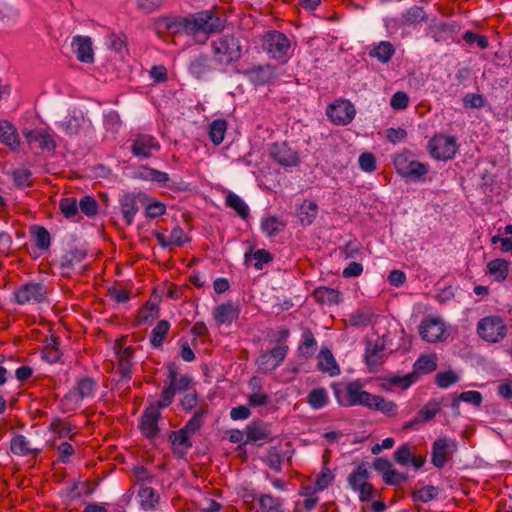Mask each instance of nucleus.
<instances>
[{"label":"nucleus","mask_w":512,"mask_h":512,"mask_svg":"<svg viewBox=\"0 0 512 512\" xmlns=\"http://www.w3.org/2000/svg\"><path fill=\"white\" fill-rule=\"evenodd\" d=\"M154 26L159 36L164 34H187L198 38L203 34V41H205L208 34L220 32L225 28V20L217 15L215 11L205 10L185 17L177 15L161 16L155 20Z\"/></svg>","instance_id":"nucleus-1"},{"label":"nucleus","mask_w":512,"mask_h":512,"mask_svg":"<svg viewBox=\"0 0 512 512\" xmlns=\"http://www.w3.org/2000/svg\"><path fill=\"white\" fill-rule=\"evenodd\" d=\"M213 59L220 65H230L241 58L240 41L233 35L226 34L214 40L211 44Z\"/></svg>","instance_id":"nucleus-2"},{"label":"nucleus","mask_w":512,"mask_h":512,"mask_svg":"<svg viewBox=\"0 0 512 512\" xmlns=\"http://www.w3.org/2000/svg\"><path fill=\"white\" fill-rule=\"evenodd\" d=\"M263 50L271 58L286 62L290 57L291 41L286 34L271 30L263 36Z\"/></svg>","instance_id":"nucleus-3"},{"label":"nucleus","mask_w":512,"mask_h":512,"mask_svg":"<svg viewBox=\"0 0 512 512\" xmlns=\"http://www.w3.org/2000/svg\"><path fill=\"white\" fill-rule=\"evenodd\" d=\"M477 333L483 340L496 343L506 336L507 327L500 316L490 315L480 319Z\"/></svg>","instance_id":"nucleus-4"},{"label":"nucleus","mask_w":512,"mask_h":512,"mask_svg":"<svg viewBox=\"0 0 512 512\" xmlns=\"http://www.w3.org/2000/svg\"><path fill=\"white\" fill-rule=\"evenodd\" d=\"M345 390L346 397L345 399H342L340 398L339 390L334 387V393L337 398V402L341 406L349 407L362 405L369 408V406H371L372 400H374V395L363 390L362 384L358 380L347 383Z\"/></svg>","instance_id":"nucleus-5"},{"label":"nucleus","mask_w":512,"mask_h":512,"mask_svg":"<svg viewBox=\"0 0 512 512\" xmlns=\"http://www.w3.org/2000/svg\"><path fill=\"white\" fill-rule=\"evenodd\" d=\"M48 288L41 282H28L14 292L15 302L19 305L39 304L46 300Z\"/></svg>","instance_id":"nucleus-6"},{"label":"nucleus","mask_w":512,"mask_h":512,"mask_svg":"<svg viewBox=\"0 0 512 512\" xmlns=\"http://www.w3.org/2000/svg\"><path fill=\"white\" fill-rule=\"evenodd\" d=\"M458 146L453 136L438 134L431 138L428 143L430 155L437 160H449L457 152Z\"/></svg>","instance_id":"nucleus-7"},{"label":"nucleus","mask_w":512,"mask_h":512,"mask_svg":"<svg viewBox=\"0 0 512 512\" xmlns=\"http://www.w3.org/2000/svg\"><path fill=\"white\" fill-rule=\"evenodd\" d=\"M419 334L429 343L441 342L447 337L445 325L439 317L423 319L419 326Z\"/></svg>","instance_id":"nucleus-8"},{"label":"nucleus","mask_w":512,"mask_h":512,"mask_svg":"<svg viewBox=\"0 0 512 512\" xmlns=\"http://www.w3.org/2000/svg\"><path fill=\"white\" fill-rule=\"evenodd\" d=\"M394 166L402 177L413 180L420 179L428 172V168L425 164L410 160L404 154H399L394 158Z\"/></svg>","instance_id":"nucleus-9"},{"label":"nucleus","mask_w":512,"mask_h":512,"mask_svg":"<svg viewBox=\"0 0 512 512\" xmlns=\"http://www.w3.org/2000/svg\"><path fill=\"white\" fill-rule=\"evenodd\" d=\"M355 108L348 100H337L327 107L328 118L336 125H347L355 117Z\"/></svg>","instance_id":"nucleus-10"},{"label":"nucleus","mask_w":512,"mask_h":512,"mask_svg":"<svg viewBox=\"0 0 512 512\" xmlns=\"http://www.w3.org/2000/svg\"><path fill=\"white\" fill-rule=\"evenodd\" d=\"M456 450L455 441L447 438H438L434 441L431 451V463L436 468H443L445 464L451 459Z\"/></svg>","instance_id":"nucleus-11"},{"label":"nucleus","mask_w":512,"mask_h":512,"mask_svg":"<svg viewBox=\"0 0 512 512\" xmlns=\"http://www.w3.org/2000/svg\"><path fill=\"white\" fill-rule=\"evenodd\" d=\"M288 352V346L285 344L277 345L268 352L262 353L257 364L259 369L268 373L275 370L284 361Z\"/></svg>","instance_id":"nucleus-12"},{"label":"nucleus","mask_w":512,"mask_h":512,"mask_svg":"<svg viewBox=\"0 0 512 512\" xmlns=\"http://www.w3.org/2000/svg\"><path fill=\"white\" fill-rule=\"evenodd\" d=\"M23 135L32 148H38L42 151H54L57 147L53 133L47 129H34L23 132Z\"/></svg>","instance_id":"nucleus-13"},{"label":"nucleus","mask_w":512,"mask_h":512,"mask_svg":"<svg viewBox=\"0 0 512 512\" xmlns=\"http://www.w3.org/2000/svg\"><path fill=\"white\" fill-rule=\"evenodd\" d=\"M160 417V410L153 404L149 405L142 415L141 432L150 440L155 439L159 434L158 420Z\"/></svg>","instance_id":"nucleus-14"},{"label":"nucleus","mask_w":512,"mask_h":512,"mask_svg":"<svg viewBox=\"0 0 512 512\" xmlns=\"http://www.w3.org/2000/svg\"><path fill=\"white\" fill-rule=\"evenodd\" d=\"M115 349L117 361H118V371L121 375V379L130 380L133 374V356L134 349L131 346L123 347L120 341L115 343Z\"/></svg>","instance_id":"nucleus-15"},{"label":"nucleus","mask_w":512,"mask_h":512,"mask_svg":"<svg viewBox=\"0 0 512 512\" xmlns=\"http://www.w3.org/2000/svg\"><path fill=\"white\" fill-rule=\"evenodd\" d=\"M385 344L383 340L368 342L365 351V361L369 371H377L386 359Z\"/></svg>","instance_id":"nucleus-16"},{"label":"nucleus","mask_w":512,"mask_h":512,"mask_svg":"<svg viewBox=\"0 0 512 512\" xmlns=\"http://www.w3.org/2000/svg\"><path fill=\"white\" fill-rule=\"evenodd\" d=\"M97 389V382L91 377H83L77 381L76 386L65 396L66 399L79 403L85 398H92Z\"/></svg>","instance_id":"nucleus-17"},{"label":"nucleus","mask_w":512,"mask_h":512,"mask_svg":"<svg viewBox=\"0 0 512 512\" xmlns=\"http://www.w3.org/2000/svg\"><path fill=\"white\" fill-rule=\"evenodd\" d=\"M160 144L155 137L146 134H139L133 140L131 152L140 158H149L153 150L158 151Z\"/></svg>","instance_id":"nucleus-18"},{"label":"nucleus","mask_w":512,"mask_h":512,"mask_svg":"<svg viewBox=\"0 0 512 512\" xmlns=\"http://www.w3.org/2000/svg\"><path fill=\"white\" fill-rule=\"evenodd\" d=\"M119 204L126 224L131 225L139 211V204H141L140 193L127 192L122 194L119 198Z\"/></svg>","instance_id":"nucleus-19"},{"label":"nucleus","mask_w":512,"mask_h":512,"mask_svg":"<svg viewBox=\"0 0 512 512\" xmlns=\"http://www.w3.org/2000/svg\"><path fill=\"white\" fill-rule=\"evenodd\" d=\"M270 153L273 159L283 166H295L299 162L297 152L293 151L285 142L274 143Z\"/></svg>","instance_id":"nucleus-20"},{"label":"nucleus","mask_w":512,"mask_h":512,"mask_svg":"<svg viewBox=\"0 0 512 512\" xmlns=\"http://www.w3.org/2000/svg\"><path fill=\"white\" fill-rule=\"evenodd\" d=\"M72 48L77 59L83 63L94 62L92 40L88 36H75L72 40Z\"/></svg>","instance_id":"nucleus-21"},{"label":"nucleus","mask_w":512,"mask_h":512,"mask_svg":"<svg viewBox=\"0 0 512 512\" xmlns=\"http://www.w3.org/2000/svg\"><path fill=\"white\" fill-rule=\"evenodd\" d=\"M271 434L270 426L267 423L254 421L246 427L247 439L245 444L256 443L259 441L271 442L273 439Z\"/></svg>","instance_id":"nucleus-22"},{"label":"nucleus","mask_w":512,"mask_h":512,"mask_svg":"<svg viewBox=\"0 0 512 512\" xmlns=\"http://www.w3.org/2000/svg\"><path fill=\"white\" fill-rule=\"evenodd\" d=\"M239 310L232 302L218 305L213 312V319L218 326L223 324L230 325L238 318Z\"/></svg>","instance_id":"nucleus-23"},{"label":"nucleus","mask_w":512,"mask_h":512,"mask_svg":"<svg viewBox=\"0 0 512 512\" xmlns=\"http://www.w3.org/2000/svg\"><path fill=\"white\" fill-rule=\"evenodd\" d=\"M318 368L323 373H327L332 377L340 373V368L337 365L333 354L326 347H322L318 354Z\"/></svg>","instance_id":"nucleus-24"},{"label":"nucleus","mask_w":512,"mask_h":512,"mask_svg":"<svg viewBox=\"0 0 512 512\" xmlns=\"http://www.w3.org/2000/svg\"><path fill=\"white\" fill-rule=\"evenodd\" d=\"M313 297L321 305H338L342 301V294L336 289L321 286L314 290Z\"/></svg>","instance_id":"nucleus-25"},{"label":"nucleus","mask_w":512,"mask_h":512,"mask_svg":"<svg viewBox=\"0 0 512 512\" xmlns=\"http://www.w3.org/2000/svg\"><path fill=\"white\" fill-rule=\"evenodd\" d=\"M247 75L255 85H264L270 82L274 77V68L267 65H257L247 70Z\"/></svg>","instance_id":"nucleus-26"},{"label":"nucleus","mask_w":512,"mask_h":512,"mask_svg":"<svg viewBox=\"0 0 512 512\" xmlns=\"http://www.w3.org/2000/svg\"><path fill=\"white\" fill-rule=\"evenodd\" d=\"M190 432L185 430V428H181L178 431H172L170 434V440L172 445L175 447L174 452L184 455L188 449L192 447V442L190 440Z\"/></svg>","instance_id":"nucleus-27"},{"label":"nucleus","mask_w":512,"mask_h":512,"mask_svg":"<svg viewBox=\"0 0 512 512\" xmlns=\"http://www.w3.org/2000/svg\"><path fill=\"white\" fill-rule=\"evenodd\" d=\"M0 141L11 149H17L19 146L17 130L8 121H0Z\"/></svg>","instance_id":"nucleus-28"},{"label":"nucleus","mask_w":512,"mask_h":512,"mask_svg":"<svg viewBox=\"0 0 512 512\" xmlns=\"http://www.w3.org/2000/svg\"><path fill=\"white\" fill-rule=\"evenodd\" d=\"M10 450L17 456H26L28 454H38L39 450L32 448L29 440L22 434H18L11 439Z\"/></svg>","instance_id":"nucleus-29"},{"label":"nucleus","mask_w":512,"mask_h":512,"mask_svg":"<svg viewBox=\"0 0 512 512\" xmlns=\"http://www.w3.org/2000/svg\"><path fill=\"white\" fill-rule=\"evenodd\" d=\"M140 506L144 510H153L159 503V494L151 487L142 485L137 494Z\"/></svg>","instance_id":"nucleus-30"},{"label":"nucleus","mask_w":512,"mask_h":512,"mask_svg":"<svg viewBox=\"0 0 512 512\" xmlns=\"http://www.w3.org/2000/svg\"><path fill=\"white\" fill-rule=\"evenodd\" d=\"M369 56L376 58L381 63H387L395 54V47L389 41H381L369 50Z\"/></svg>","instance_id":"nucleus-31"},{"label":"nucleus","mask_w":512,"mask_h":512,"mask_svg":"<svg viewBox=\"0 0 512 512\" xmlns=\"http://www.w3.org/2000/svg\"><path fill=\"white\" fill-rule=\"evenodd\" d=\"M318 214V205L313 201H304L297 209V217L302 226L313 223Z\"/></svg>","instance_id":"nucleus-32"},{"label":"nucleus","mask_w":512,"mask_h":512,"mask_svg":"<svg viewBox=\"0 0 512 512\" xmlns=\"http://www.w3.org/2000/svg\"><path fill=\"white\" fill-rule=\"evenodd\" d=\"M141 205L145 207V214L148 218H156L165 214L166 205L160 201L151 199L145 193L140 192Z\"/></svg>","instance_id":"nucleus-33"},{"label":"nucleus","mask_w":512,"mask_h":512,"mask_svg":"<svg viewBox=\"0 0 512 512\" xmlns=\"http://www.w3.org/2000/svg\"><path fill=\"white\" fill-rule=\"evenodd\" d=\"M249 386L252 392L248 395V404L252 407L264 406L268 403V395L261 392L260 380L256 377L251 378Z\"/></svg>","instance_id":"nucleus-34"},{"label":"nucleus","mask_w":512,"mask_h":512,"mask_svg":"<svg viewBox=\"0 0 512 512\" xmlns=\"http://www.w3.org/2000/svg\"><path fill=\"white\" fill-rule=\"evenodd\" d=\"M261 230L269 238L275 237L282 232L286 224L276 216H269L261 220Z\"/></svg>","instance_id":"nucleus-35"},{"label":"nucleus","mask_w":512,"mask_h":512,"mask_svg":"<svg viewBox=\"0 0 512 512\" xmlns=\"http://www.w3.org/2000/svg\"><path fill=\"white\" fill-rule=\"evenodd\" d=\"M317 349V341L309 329H305L302 333V342L298 347V352L305 358H311Z\"/></svg>","instance_id":"nucleus-36"},{"label":"nucleus","mask_w":512,"mask_h":512,"mask_svg":"<svg viewBox=\"0 0 512 512\" xmlns=\"http://www.w3.org/2000/svg\"><path fill=\"white\" fill-rule=\"evenodd\" d=\"M226 205L233 209L242 219H247L249 216V207L245 201L233 192H228L225 198Z\"/></svg>","instance_id":"nucleus-37"},{"label":"nucleus","mask_w":512,"mask_h":512,"mask_svg":"<svg viewBox=\"0 0 512 512\" xmlns=\"http://www.w3.org/2000/svg\"><path fill=\"white\" fill-rule=\"evenodd\" d=\"M369 409L380 411L388 417H395L398 413L397 405L393 401L386 400L377 395H374V400H372Z\"/></svg>","instance_id":"nucleus-38"},{"label":"nucleus","mask_w":512,"mask_h":512,"mask_svg":"<svg viewBox=\"0 0 512 512\" xmlns=\"http://www.w3.org/2000/svg\"><path fill=\"white\" fill-rule=\"evenodd\" d=\"M369 471L368 469L366 468L365 464L362 463L361 465H359L357 467L356 470H354L352 473L349 474L348 476V483L350 485V487L354 490V491H358V489H360L361 485L362 484H366L368 481V478H369Z\"/></svg>","instance_id":"nucleus-39"},{"label":"nucleus","mask_w":512,"mask_h":512,"mask_svg":"<svg viewBox=\"0 0 512 512\" xmlns=\"http://www.w3.org/2000/svg\"><path fill=\"white\" fill-rule=\"evenodd\" d=\"M190 73L196 78H202L210 71L209 58L207 55L195 57L189 64Z\"/></svg>","instance_id":"nucleus-40"},{"label":"nucleus","mask_w":512,"mask_h":512,"mask_svg":"<svg viewBox=\"0 0 512 512\" xmlns=\"http://www.w3.org/2000/svg\"><path fill=\"white\" fill-rule=\"evenodd\" d=\"M168 383H173V387L176 391L186 390L191 383L192 379L188 375L179 376L176 371V366L174 364H170L168 366Z\"/></svg>","instance_id":"nucleus-41"},{"label":"nucleus","mask_w":512,"mask_h":512,"mask_svg":"<svg viewBox=\"0 0 512 512\" xmlns=\"http://www.w3.org/2000/svg\"><path fill=\"white\" fill-rule=\"evenodd\" d=\"M262 512H282L283 500L270 494H262L258 499Z\"/></svg>","instance_id":"nucleus-42"},{"label":"nucleus","mask_w":512,"mask_h":512,"mask_svg":"<svg viewBox=\"0 0 512 512\" xmlns=\"http://www.w3.org/2000/svg\"><path fill=\"white\" fill-rule=\"evenodd\" d=\"M169 329L170 323L167 320L159 321L151 332L150 343L154 347H160L163 344Z\"/></svg>","instance_id":"nucleus-43"},{"label":"nucleus","mask_w":512,"mask_h":512,"mask_svg":"<svg viewBox=\"0 0 512 512\" xmlns=\"http://www.w3.org/2000/svg\"><path fill=\"white\" fill-rule=\"evenodd\" d=\"M489 273L494 276L495 280L503 281L508 275V262L504 259H495L487 265Z\"/></svg>","instance_id":"nucleus-44"},{"label":"nucleus","mask_w":512,"mask_h":512,"mask_svg":"<svg viewBox=\"0 0 512 512\" xmlns=\"http://www.w3.org/2000/svg\"><path fill=\"white\" fill-rule=\"evenodd\" d=\"M227 130V122L223 119L214 120L209 126V136L215 145L223 142Z\"/></svg>","instance_id":"nucleus-45"},{"label":"nucleus","mask_w":512,"mask_h":512,"mask_svg":"<svg viewBox=\"0 0 512 512\" xmlns=\"http://www.w3.org/2000/svg\"><path fill=\"white\" fill-rule=\"evenodd\" d=\"M208 414L207 406H202L197 409L190 420L184 426L185 430L190 434H195L204 424V417Z\"/></svg>","instance_id":"nucleus-46"},{"label":"nucleus","mask_w":512,"mask_h":512,"mask_svg":"<svg viewBox=\"0 0 512 512\" xmlns=\"http://www.w3.org/2000/svg\"><path fill=\"white\" fill-rule=\"evenodd\" d=\"M244 258L246 263H248L251 260V258L256 260L254 267L257 270H261L264 264H268L273 260V256L271 255V253L265 249H258L255 252H246Z\"/></svg>","instance_id":"nucleus-47"},{"label":"nucleus","mask_w":512,"mask_h":512,"mask_svg":"<svg viewBox=\"0 0 512 512\" xmlns=\"http://www.w3.org/2000/svg\"><path fill=\"white\" fill-rule=\"evenodd\" d=\"M406 25H416L427 21V15L422 7L412 6L408 8L402 15Z\"/></svg>","instance_id":"nucleus-48"},{"label":"nucleus","mask_w":512,"mask_h":512,"mask_svg":"<svg viewBox=\"0 0 512 512\" xmlns=\"http://www.w3.org/2000/svg\"><path fill=\"white\" fill-rule=\"evenodd\" d=\"M85 122L82 114H74L69 117L66 121L61 123L62 129L69 136L77 135Z\"/></svg>","instance_id":"nucleus-49"},{"label":"nucleus","mask_w":512,"mask_h":512,"mask_svg":"<svg viewBox=\"0 0 512 512\" xmlns=\"http://www.w3.org/2000/svg\"><path fill=\"white\" fill-rule=\"evenodd\" d=\"M482 394L478 391H466L462 392L457 398H454L452 401L453 410H458L460 401L471 403L474 406H480L482 403Z\"/></svg>","instance_id":"nucleus-50"},{"label":"nucleus","mask_w":512,"mask_h":512,"mask_svg":"<svg viewBox=\"0 0 512 512\" xmlns=\"http://www.w3.org/2000/svg\"><path fill=\"white\" fill-rule=\"evenodd\" d=\"M309 405L314 409H321L328 403V394L324 388H316L309 392L307 397Z\"/></svg>","instance_id":"nucleus-51"},{"label":"nucleus","mask_w":512,"mask_h":512,"mask_svg":"<svg viewBox=\"0 0 512 512\" xmlns=\"http://www.w3.org/2000/svg\"><path fill=\"white\" fill-rule=\"evenodd\" d=\"M439 489L433 485H427L412 492V499L416 502H429L438 496Z\"/></svg>","instance_id":"nucleus-52"},{"label":"nucleus","mask_w":512,"mask_h":512,"mask_svg":"<svg viewBox=\"0 0 512 512\" xmlns=\"http://www.w3.org/2000/svg\"><path fill=\"white\" fill-rule=\"evenodd\" d=\"M371 319H372L371 312L357 310L349 316L347 323L352 327L361 328V327L368 326L371 323Z\"/></svg>","instance_id":"nucleus-53"},{"label":"nucleus","mask_w":512,"mask_h":512,"mask_svg":"<svg viewBox=\"0 0 512 512\" xmlns=\"http://www.w3.org/2000/svg\"><path fill=\"white\" fill-rule=\"evenodd\" d=\"M437 368L436 357L424 355L414 364V371L421 374L433 372Z\"/></svg>","instance_id":"nucleus-54"},{"label":"nucleus","mask_w":512,"mask_h":512,"mask_svg":"<svg viewBox=\"0 0 512 512\" xmlns=\"http://www.w3.org/2000/svg\"><path fill=\"white\" fill-rule=\"evenodd\" d=\"M13 181L20 188L30 187L33 184L32 173L26 168H18L12 171Z\"/></svg>","instance_id":"nucleus-55"},{"label":"nucleus","mask_w":512,"mask_h":512,"mask_svg":"<svg viewBox=\"0 0 512 512\" xmlns=\"http://www.w3.org/2000/svg\"><path fill=\"white\" fill-rule=\"evenodd\" d=\"M175 394L176 389L173 387V383H168L166 380L160 399L154 405L157 406L159 410L168 407L173 402Z\"/></svg>","instance_id":"nucleus-56"},{"label":"nucleus","mask_w":512,"mask_h":512,"mask_svg":"<svg viewBox=\"0 0 512 512\" xmlns=\"http://www.w3.org/2000/svg\"><path fill=\"white\" fill-rule=\"evenodd\" d=\"M35 244L39 249L45 250L50 246V233L44 227H33Z\"/></svg>","instance_id":"nucleus-57"},{"label":"nucleus","mask_w":512,"mask_h":512,"mask_svg":"<svg viewBox=\"0 0 512 512\" xmlns=\"http://www.w3.org/2000/svg\"><path fill=\"white\" fill-rule=\"evenodd\" d=\"M440 404L436 401H430L428 402L419 412L418 417L420 418V421L427 422L432 420L436 414L440 412Z\"/></svg>","instance_id":"nucleus-58"},{"label":"nucleus","mask_w":512,"mask_h":512,"mask_svg":"<svg viewBox=\"0 0 512 512\" xmlns=\"http://www.w3.org/2000/svg\"><path fill=\"white\" fill-rule=\"evenodd\" d=\"M78 207L88 217H93L98 212V203L91 196H84L80 199Z\"/></svg>","instance_id":"nucleus-59"},{"label":"nucleus","mask_w":512,"mask_h":512,"mask_svg":"<svg viewBox=\"0 0 512 512\" xmlns=\"http://www.w3.org/2000/svg\"><path fill=\"white\" fill-rule=\"evenodd\" d=\"M265 462H266V464L268 465V467L270 469H272V470H274L275 472H278V473L281 472V470H282V458H281V455H280V453H279V451L277 450L276 447H271L268 450Z\"/></svg>","instance_id":"nucleus-60"},{"label":"nucleus","mask_w":512,"mask_h":512,"mask_svg":"<svg viewBox=\"0 0 512 512\" xmlns=\"http://www.w3.org/2000/svg\"><path fill=\"white\" fill-rule=\"evenodd\" d=\"M78 204L75 198L67 197L60 201V210L66 218H72L78 214Z\"/></svg>","instance_id":"nucleus-61"},{"label":"nucleus","mask_w":512,"mask_h":512,"mask_svg":"<svg viewBox=\"0 0 512 512\" xmlns=\"http://www.w3.org/2000/svg\"><path fill=\"white\" fill-rule=\"evenodd\" d=\"M458 375L449 370L445 372L438 373L435 377V382L440 388H448L452 384L458 381Z\"/></svg>","instance_id":"nucleus-62"},{"label":"nucleus","mask_w":512,"mask_h":512,"mask_svg":"<svg viewBox=\"0 0 512 512\" xmlns=\"http://www.w3.org/2000/svg\"><path fill=\"white\" fill-rule=\"evenodd\" d=\"M334 479L333 473L328 468H324L322 472L317 476L315 481V487L317 491H323L326 489Z\"/></svg>","instance_id":"nucleus-63"},{"label":"nucleus","mask_w":512,"mask_h":512,"mask_svg":"<svg viewBox=\"0 0 512 512\" xmlns=\"http://www.w3.org/2000/svg\"><path fill=\"white\" fill-rule=\"evenodd\" d=\"M412 452L407 444L399 446L394 452V460L400 465L409 463Z\"/></svg>","instance_id":"nucleus-64"}]
</instances>
